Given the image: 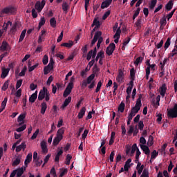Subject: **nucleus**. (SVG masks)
<instances>
[{
	"instance_id": "1",
	"label": "nucleus",
	"mask_w": 177,
	"mask_h": 177,
	"mask_svg": "<svg viewBox=\"0 0 177 177\" xmlns=\"http://www.w3.org/2000/svg\"><path fill=\"white\" fill-rule=\"evenodd\" d=\"M75 80V79L74 78V77H72L71 78L70 82L68 83L66 89L64 91V93H63L64 97H67V96H68V95H70V93H71V91H73V88H74V80Z\"/></svg>"
},
{
	"instance_id": "2",
	"label": "nucleus",
	"mask_w": 177,
	"mask_h": 177,
	"mask_svg": "<svg viewBox=\"0 0 177 177\" xmlns=\"http://www.w3.org/2000/svg\"><path fill=\"white\" fill-rule=\"evenodd\" d=\"M4 15H16V9L13 6L6 7L0 12V17Z\"/></svg>"
},
{
	"instance_id": "3",
	"label": "nucleus",
	"mask_w": 177,
	"mask_h": 177,
	"mask_svg": "<svg viewBox=\"0 0 177 177\" xmlns=\"http://www.w3.org/2000/svg\"><path fill=\"white\" fill-rule=\"evenodd\" d=\"M168 118H177V104H174L173 108L167 109Z\"/></svg>"
},
{
	"instance_id": "4",
	"label": "nucleus",
	"mask_w": 177,
	"mask_h": 177,
	"mask_svg": "<svg viewBox=\"0 0 177 177\" xmlns=\"http://www.w3.org/2000/svg\"><path fill=\"white\" fill-rule=\"evenodd\" d=\"M140 107H142V95H139V97L136 100L135 106L131 108V111H133V113L138 114V113H139V110H140Z\"/></svg>"
},
{
	"instance_id": "5",
	"label": "nucleus",
	"mask_w": 177,
	"mask_h": 177,
	"mask_svg": "<svg viewBox=\"0 0 177 177\" xmlns=\"http://www.w3.org/2000/svg\"><path fill=\"white\" fill-rule=\"evenodd\" d=\"M114 50H115V44L111 43L106 49V53L108 56H111L114 53Z\"/></svg>"
},
{
	"instance_id": "6",
	"label": "nucleus",
	"mask_w": 177,
	"mask_h": 177,
	"mask_svg": "<svg viewBox=\"0 0 177 177\" xmlns=\"http://www.w3.org/2000/svg\"><path fill=\"white\" fill-rule=\"evenodd\" d=\"M46 3V1L45 0H42L41 2L37 1L35 5L36 10H38V12H41L42 9H44Z\"/></svg>"
},
{
	"instance_id": "7",
	"label": "nucleus",
	"mask_w": 177,
	"mask_h": 177,
	"mask_svg": "<svg viewBox=\"0 0 177 177\" xmlns=\"http://www.w3.org/2000/svg\"><path fill=\"white\" fill-rule=\"evenodd\" d=\"M9 49H10V46H9L8 41H3L1 46H0V50L1 52H7V50H9Z\"/></svg>"
},
{
	"instance_id": "8",
	"label": "nucleus",
	"mask_w": 177,
	"mask_h": 177,
	"mask_svg": "<svg viewBox=\"0 0 177 177\" xmlns=\"http://www.w3.org/2000/svg\"><path fill=\"white\" fill-rule=\"evenodd\" d=\"M47 92H48V88H46V87H43V89H41L39 91V93L38 95V100H44V99H45V95H46Z\"/></svg>"
},
{
	"instance_id": "9",
	"label": "nucleus",
	"mask_w": 177,
	"mask_h": 177,
	"mask_svg": "<svg viewBox=\"0 0 177 177\" xmlns=\"http://www.w3.org/2000/svg\"><path fill=\"white\" fill-rule=\"evenodd\" d=\"M159 89L160 95L162 96V97H165V93H167V84H162Z\"/></svg>"
},
{
	"instance_id": "10",
	"label": "nucleus",
	"mask_w": 177,
	"mask_h": 177,
	"mask_svg": "<svg viewBox=\"0 0 177 177\" xmlns=\"http://www.w3.org/2000/svg\"><path fill=\"white\" fill-rule=\"evenodd\" d=\"M113 3V0H105L101 4V9H106L109 8Z\"/></svg>"
},
{
	"instance_id": "11",
	"label": "nucleus",
	"mask_w": 177,
	"mask_h": 177,
	"mask_svg": "<svg viewBox=\"0 0 177 177\" xmlns=\"http://www.w3.org/2000/svg\"><path fill=\"white\" fill-rule=\"evenodd\" d=\"M116 81H118V82H120V84L124 82V72L122 71V70L119 71L118 75L116 77Z\"/></svg>"
},
{
	"instance_id": "12",
	"label": "nucleus",
	"mask_w": 177,
	"mask_h": 177,
	"mask_svg": "<svg viewBox=\"0 0 177 177\" xmlns=\"http://www.w3.org/2000/svg\"><path fill=\"white\" fill-rule=\"evenodd\" d=\"M32 160V153H28L24 161L25 166L28 167V165L31 162Z\"/></svg>"
},
{
	"instance_id": "13",
	"label": "nucleus",
	"mask_w": 177,
	"mask_h": 177,
	"mask_svg": "<svg viewBox=\"0 0 177 177\" xmlns=\"http://www.w3.org/2000/svg\"><path fill=\"white\" fill-rule=\"evenodd\" d=\"M70 103H71V97L69 96L64 100L61 109L64 110L68 106V104H70Z\"/></svg>"
},
{
	"instance_id": "14",
	"label": "nucleus",
	"mask_w": 177,
	"mask_h": 177,
	"mask_svg": "<svg viewBox=\"0 0 177 177\" xmlns=\"http://www.w3.org/2000/svg\"><path fill=\"white\" fill-rule=\"evenodd\" d=\"M38 97V91H35L33 94L30 95L29 97V102L30 103H34L35 100H37V98Z\"/></svg>"
},
{
	"instance_id": "15",
	"label": "nucleus",
	"mask_w": 177,
	"mask_h": 177,
	"mask_svg": "<svg viewBox=\"0 0 177 177\" xmlns=\"http://www.w3.org/2000/svg\"><path fill=\"white\" fill-rule=\"evenodd\" d=\"M27 147L26 142H21V144L17 147L16 151L17 153H20L21 150H24Z\"/></svg>"
},
{
	"instance_id": "16",
	"label": "nucleus",
	"mask_w": 177,
	"mask_h": 177,
	"mask_svg": "<svg viewBox=\"0 0 177 177\" xmlns=\"http://www.w3.org/2000/svg\"><path fill=\"white\" fill-rule=\"evenodd\" d=\"M140 149H142L145 152V154H146L147 156L150 155V149H149V147L143 145H140Z\"/></svg>"
},
{
	"instance_id": "17",
	"label": "nucleus",
	"mask_w": 177,
	"mask_h": 177,
	"mask_svg": "<svg viewBox=\"0 0 177 177\" xmlns=\"http://www.w3.org/2000/svg\"><path fill=\"white\" fill-rule=\"evenodd\" d=\"M86 111V108L82 107L80 110V111L78 113V118L79 120H81L82 118H84V115H85V112Z\"/></svg>"
},
{
	"instance_id": "18",
	"label": "nucleus",
	"mask_w": 177,
	"mask_h": 177,
	"mask_svg": "<svg viewBox=\"0 0 177 177\" xmlns=\"http://www.w3.org/2000/svg\"><path fill=\"white\" fill-rule=\"evenodd\" d=\"M41 149L43 153H48V146L46 145V142L42 141L41 142Z\"/></svg>"
},
{
	"instance_id": "19",
	"label": "nucleus",
	"mask_w": 177,
	"mask_h": 177,
	"mask_svg": "<svg viewBox=\"0 0 177 177\" xmlns=\"http://www.w3.org/2000/svg\"><path fill=\"white\" fill-rule=\"evenodd\" d=\"M10 69L9 68H4L2 70L1 75V78H6L8 77V74H9V71Z\"/></svg>"
},
{
	"instance_id": "20",
	"label": "nucleus",
	"mask_w": 177,
	"mask_h": 177,
	"mask_svg": "<svg viewBox=\"0 0 177 177\" xmlns=\"http://www.w3.org/2000/svg\"><path fill=\"white\" fill-rule=\"evenodd\" d=\"M161 100V96L160 95H158L157 97H156V100H154L153 101V105H154V107L155 109H158V106H160V101Z\"/></svg>"
},
{
	"instance_id": "21",
	"label": "nucleus",
	"mask_w": 177,
	"mask_h": 177,
	"mask_svg": "<svg viewBox=\"0 0 177 177\" xmlns=\"http://www.w3.org/2000/svg\"><path fill=\"white\" fill-rule=\"evenodd\" d=\"M46 109H48V104H46V102H43L41 104V113L45 114V111H46Z\"/></svg>"
},
{
	"instance_id": "22",
	"label": "nucleus",
	"mask_w": 177,
	"mask_h": 177,
	"mask_svg": "<svg viewBox=\"0 0 177 177\" xmlns=\"http://www.w3.org/2000/svg\"><path fill=\"white\" fill-rule=\"evenodd\" d=\"M53 70V68H52L50 66H46L44 68V75H47V74H49L50 71Z\"/></svg>"
},
{
	"instance_id": "23",
	"label": "nucleus",
	"mask_w": 177,
	"mask_h": 177,
	"mask_svg": "<svg viewBox=\"0 0 177 177\" xmlns=\"http://www.w3.org/2000/svg\"><path fill=\"white\" fill-rule=\"evenodd\" d=\"M138 149L139 148L138 147V145H136V143L132 145L131 151V153L129 154L130 157H132L133 156V154L135 153V151H138Z\"/></svg>"
},
{
	"instance_id": "24",
	"label": "nucleus",
	"mask_w": 177,
	"mask_h": 177,
	"mask_svg": "<svg viewBox=\"0 0 177 177\" xmlns=\"http://www.w3.org/2000/svg\"><path fill=\"white\" fill-rule=\"evenodd\" d=\"M24 118H26V113H23L21 114L17 119L18 122H21L19 123V126L20 125H23V124H24V122H23L24 120Z\"/></svg>"
},
{
	"instance_id": "25",
	"label": "nucleus",
	"mask_w": 177,
	"mask_h": 177,
	"mask_svg": "<svg viewBox=\"0 0 177 177\" xmlns=\"http://www.w3.org/2000/svg\"><path fill=\"white\" fill-rule=\"evenodd\" d=\"M63 135H64V129L61 128L57 132V137L59 139H63Z\"/></svg>"
},
{
	"instance_id": "26",
	"label": "nucleus",
	"mask_w": 177,
	"mask_h": 177,
	"mask_svg": "<svg viewBox=\"0 0 177 177\" xmlns=\"http://www.w3.org/2000/svg\"><path fill=\"white\" fill-rule=\"evenodd\" d=\"M31 66V64L28 63V67L29 73H31V71H34V69L37 68V67H38V66H39V64H36L32 66Z\"/></svg>"
},
{
	"instance_id": "27",
	"label": "nucleus",
	"mask_w": 177,
	"mask_h": 177,
	"mask_svg": "<svg viewBox=\"0 0 177 177\" xmlns=\"http://www.w3.org/2000/svg\"><path fill=\"white\" fill-rule=\"evenodd\" d=\"M174 7V2L172 1H169L165 6V8L167 10L169 11Z\"/></svg>"
},
{
	"instance_id": "28",
	"label": "nucleus",
	"mask_w": 177,
	"mask_h": 177,
	"mask_svg": "<svg viewBox=\"0 0 177 177\" xmlns=\"http://www.w3.org/2000/svg\"><path fill=\"white\" fill-rule=\"evenodd\" d=\"M17 171V177H21V176L24 174V170L23 167L15 169Z\"/></svg>"
},
{
	"instance_id": "29",
	"label": "nucleus",
	"mask_w": 177,
	"mask_h": 177,
	"mask_svg": "<svg viewBox=\"0 0 177 177\" xmlns=\"http://www.w3.org/2000/svg\"><path fill=\"white\" fill-rule=\"evenodd\" d=\"M26 32H27V30L24 29V30H22L20 37H19V42H23V40L24 39V37H26Z\"/></svg>"
},
{
	"instance_id": "30",
	"label": "nucleus",
	"mask_w": 177,
	"mask_h": 177,
	"mask_svg": "<svg viewBox=\"0 0 177 177\" xmlns=\"http://www.w3.org/2000/svg\"><path fill=\"white\" fill-rule=\"evenodd\" d=\"M95 26L96 28H100V21H97V19L96 18L94 19L91 27H95Z\"/></svg>"
},
{
	"instance_id": "31",
	"label": "nucleus",
	"mask_w": 177,
	"mask_h": 177,
	"mask_svg": "<svg viewBox=\"0 0 177 177\" xmlns=\"http://www.w3.org/2000/svg\"><path fill=\"white\" fill-rule=\"evenodd\" d=\"M17 31V24H15L12 27L10 28V32L15 35L16 32Z\"/></svg>"
},
{
	"instance_id": "32",
	"label": "nucleus",
	"mask_w": 177,
	"mask_h": 177,
	"mask_svg": "<svg viewBox=\"0 0 177 177\" xmlns=\"http://www.w3.org/2000/svg\"><path fill=\"white\" fill-rule=\"evenodd\" d=\"M135 25L137 27V30H140V28H142V18H139Z\"/></svg>"
},
{
	"instance_id": "33",
	"label": "nucleus",
	"mask_w": 177,
	"mask_h": 177,
	"mask_svg": "<svg viewBox=\"0 0 177 177\" xmlns=\"http://www.w3.org/2000/svg\"><path fill=\"white\" fill-rule=\"evenodd\" d=\"M56 24H57V21H56L55 17H53L50 19V26H51L53 28H55Z\"/></svg>"
},
{
	"instance_id": "34",
	"label": "nucleus",
	"mask_w": 177,
	"mask_h": 177,
	"mask_svg": "<svg viewBox=\"0 0 177 177\" xmlns=\"http://www.w3.org/2000/svg\"><path fill=\"white\" fill-rule=\"evenodd\" d=\"M62 140V138H59L57 136L55 137V138L53 139V145L54 146H57V145H59V143H60V141Z\"/></svg>"
},
{
	"instance_id": "35",
	"label": "nucleus",
	"mask_w": 177,
	"mask_h": 177,
	"mask_svg": "<svg viewBox=\"0 0 177 177\" xmlns=\"http://www.w3.org/2000/svg\"><path fill=\"white\" fill-rule=\"evenodd\" d=\"M143 62V57H138L136 61L134 62V64L136 67H138L139 66L140 63H142Z\"/></svg>"
},
{
	"instance_id": "36",
	"label": "nucleus",
	"mask_w": 177,
	"mask_h": 177,
	"mask_svg": "<svg viewBox=\"0 0 177 177\" xmlns=\"http://www.w3.org/2000/svg\"><path fill=\"white\" fill-rule=\"evenodd\" d=\"M125 110V103L122 102L118 106V111L122 113Z\"/></svg>"
},
{
	"instance_id": "37",
	"label": "nucleus",
	"mask_w": 177,
	"mask_h": 177,
	"mask_svg": "<svg viewBox=\"0 0 177 177\" xmlns=\"http://www.w3.org/2000/svg\"><path fill=\"white\" fill-rule=\"evenodd\" d=\"M156 5H157V0H151L149 4V9L153 10L156 8Z\"/></svg>"
},
{
	"instance_id": "38",
	"label": "nucleus",
	"mask_w": 177,
	"mask_h": 177,
	"mask_svg": "<svg viewBox=\"0 0 177 177\" xmlns=\"http://www.w3.org/2000/svg\"><path fill=\"white\" fill-rule=\"evenodd\" d=\"M45 17H41L40 19V21L39 22V26H38V30H41V27H42V26L45 25Z\"/></svg>"
},
{
	"instance_id": "39",
	"label": "nucleus",
	"mask_w": 177,
	"mask_h": 177,
	"mask_svg": "<svg viewBox=\"0 0 177 177\" xmlns=\"http://www.w3.org/2000/svg\"><path fill=\"white\" fill-rule=\"evenodd\" d=\"M93 80H95V73H92L90 76H88L86 81L87 82V84H91Z\"/></svg>"
},
{
	"instance_id": "40",
	"label": "nucleus",
	"mask_w": 177,
	"mask_h": 177,
	"mask_svg": "<svg viewBox=\"0 0 177 177\" xmlns=\"http://www.w3.org/2000/svg\"><path fill=\"white\" fill-rule=\"evenodd\" d=\"M153 143H154V138L153 137V136H149L148 142H147L148 146L149 147L153 146Z\"/></svg>"
},
{
	"instance_id": "41",
	"label": "nucleus",
	"mask_w": 177,
	"mask_h": 177,
	"mask_svg": "<svg viewBox=\"0 0 177 177\" xmlns=\"http://www.w3.org/2000/svg\"><path fill=\"white\" fill-rule=\"evenodd\" d=\"M21 162L20 158H17L12 163V167H17Z\"/></svg>"
},
{
	"instance_id": "42",
	"label": "nucleus",
	"mask_w": 177,
	"mask_h": 177,
	"mask_svg": "<svg viewBox=\"0 0 177 177\" xmlns=\"http://www.w3.org/2000/svg\"><path fill=\"white\" fill-rule=\"evenodd\" d=\"M62 10L65 13H67V10H68V3L67 2L64 1L62 3Z\"/></svg>"
},
{
	"instance_id": "43",
	"label": "nucleus",
	"mask_w": 177,
	"mask_h": 177,
	"mask_svg": "<svg viewBox=\"0 0 177 177\" xmlns=\"http://www.w3.org/2000/svg\"><path fill=\"white\" fill-rule=\"evenodd\" d=\"M74 45L73 41H70L69 43H62L61 46H64L65 48H71Z\"/></svg>"
},
{
	"instance_id": "44",
	"label": "nucleus",
	"mask_w": 177,
	"mask_h": 177,
	"mask_svg": "<svg viewBox=\"0 0 177 177\" xmlns=\"http://www.w3.org/2000/svg\"><path fill=\"white\" fill-rule=\"evenodd\" d=\"M160 26H166L167 25V17L164 16L162 18L160 19Z\"/></svg>"
},
{
	"instance_id": "45",
	"label": "nucleus",
	"mask_w": 177,
	"mask_h": 177,
	"mask_svg": "<svg viewBox=\"0 0 177 177\" xmlns=\"http://www.w3.org/2000/svg\"><path fill=\"white\" fill-rule=\"evenodd\" d=\"M135 68H132L130 71V80H135Z\"/></svg>"
},
{
	"instance_id": "46",
	"label": "nucleus",
	"mask_w": 177,
	"mask_h": 177,
	"mask_svg": "<svg viewBox=\"0 0 177 177\" xmlns=\"http://www.w3.org/2000/svg\"><path fill=\"white\" fill-rule=\"evenodd\" d=\"M71 158H73V156H71V155L70 154L66 155V161H65L66 165H68L70 164V161H71Z\"/></svg>"
},
{
	"instance_id": "47",
	"label": "nucleus",
	"mask_w": 177,
	"mask_h": 177,
	"mask_svg": "<svg viewBox=\"0 0 177 177\" xmlns=\"http://www.w3.org/2000/svg\"><path fill=\"white\" fill-rule=\"evenodd\" d=\"M157 156H158V152L156 150H153L151 152V160H154L155 158H157Z\"/></svg>"
},
{
	"instance_id": "48",
	"label": "nucleus",
	"mask_w": 177,
	"mask_h": 177,
	"mask_svg": "<svg viewBox=\"0 0 177 177\" xmlns=\"http://www.w3.org/2000/svg\"><path fill=\"white\" fill-rule=\"evenodd\" d=\"M42 62H43V64H44V66H46V64H48V63L49 62V57H48V55H45L44 56Z\"/></svg>"
},
{
	"instance_id": "49",
	"label": "nucleus",
	"mask_w": 177,
	"mask_h": 177,
	"mask_svg": "<svg viewBox=\"0 0 177 177\" xmlns=\"http://www.w3.org/2000/svg\"><path fill=\"white\" fill-rule=\"evenodd\" d=\"M171 45V38L168 37L166 42L165 43V49H168Z\"/></svg>"
},
{
	"instance_id": "50",
	"label": "nucleus",
	"mask_w": 177,
	"mask_h": 177,
	"mask_svg": "<svg viewBox=\"0 0 177 177\" xmlns=\"http://www.w3.org/2000/svg\"><path fill=\"white\" fill-rule=\"evenodd\" d=\"M100 71V68H99L97 67V65H94V66L93 67V74H97V73H99Z\"/></svg>"
},
{
	"instance_id": "51",
	"label": "nucleus",
	"mask_w": 177,
	"mask_h": 177,
	"mask_svg": "<svg viewBox=\"0 0 177 177\" xmlns=\"http://www.w3.org/2000/svg\"><path fill=\"white\" fill-rule=\"evenodd\" d=\"M102 37V32L101 31H97L95 33V35H94V39H99V38Z\"/></svg>"
},
{
	"instance_id": "52",
	"label": "nucleus",
	"mask_w": 177,
	"mask_h": 177,
	"mask_svg": "<svg viewBox=\"0 0 177 177\" xmlns=\"http://www.w3.org/2000/svg\"><path fill=\"white\" fill-rule=\"evenodd\" d=\"M9 88V80H7L3 85L1 89L2 91H6Z\"/></svg>"
},
{
	"instance_id": "53",
	"label": "nucleus",
	"mask_w": 177,
	"mask_h": 177,
	"mask_svg": "<svg viewBox=\"0 0 177 177\" xmlns=\"http://www.w3.org/2000/svg\"><path fill=\"white\" fill-rule=\"evenodd\" d=\"M88 133H89V130L85 129L84 133L82 134V138L83 140H85V139H86V136H88Z\"/></svg>"
},
{
	"instance_id": "54",
	"label": "nucleus",
	"mask_w": 177,
	"mask_h": 177,
	"mask_svg": "<svg viewBox=\"0 0 177 177\" xmlns=\"http://www.w3.org/2000/svg\"><path fill=\"white\" fill-rule=\"evenodd\" d=\"M114 156H115V152L114 151H112L109 156V160L111 162H114Z\"/></svg>"
},
{
	"instance_id": "55",
	"label": "nucleus",
	"mask_w": 177,
	"mask_h": 177,
	"mask_svg": "<svg viewBox=\"0 0 177 177\" xmlns=\"http://www.w3.org/2000/svg\"><path fill=\"white\" fill-rule=\"evenodd\" d=\"M39 133V129H37L33 135L32 136V137L30 138V139H32V140H34V139H37V136H38V134Z\"/></svg>"
},
{
	"instance_id": "56",
	"label": "nucleus",
	"mask_w": 177,
	"mask_h": 177,
	"mask_svg": "<svg viewBox=\"0 0 177 177\" xmlns=\"http://www.w3.org/2000/svg\"><path fill=\"white\" fill-rule=\"evenodd\" d=\"M88 84L89 83H88V82L86 80H83L81 83L82 89H84L85 88H86V86H88Z\"/></svg>"
},
{
	"instance_id": "57",
	"label": "nucleus",
	"mask_w": 177,
	"mask_h": 177,
	"mask_svg": "<svg viewBox=\"0 0 177 177\" xmlns=\"http://www.w3.org/2000/svg\"><path fill=\"white\" fill-rule=\"evenodd\" d=\"M26 128H27V125L24 124L23 126L17 128L16 129L17 132H23V131H24L26 129Z\"/></svg>"
},
{
	"instance_id": "58",
	"label": "nucleus",
	"mask_w": 177,
	"mask_h": 177,
	"mask_svg": "<svg viewBox=\"0 0 177 177\" xmlns=\"http://www.w3.org/2000/svg\"><path fill=\"white\" fill-rule=\"evenodd\" d=\"M23 84V80L20 79L17 81V84H16V89H19L20 86H21V84Z\"/></svg>"
},
{
	"instance_id": "59",
	"label": "nucleus",
	"mask_w": 177,
	"mask_h": 177,
	"mask_svg": "<svg viewBox=\"0 0 177 177\" xmlns=\"http://www.w3.org/2000/svg\"><path fill=\"white\" fill-rule=\"evenodd\" d=\"M143 128H145V124H143V121L140 120L138 122V129H140V131H143Z\"/></svg>"
},
{
	"instance_id": "60",
	"label": "nucleus",
	"mask_w": 177,
	"mask_h": 177,
	"mask_svg": "<svg viewBox=\"0 0 177 177\" xmlns=\"http://www.w3.org/2000/svg\"><path fill=\"white\" fill-rule=\"evenodd\" d=\"M175 10H176L174 9L171 12H169L167 15L166 19H167V20H169V19H171L172 17V16H174V14L175 13Z\"/></svg>"
},
{
	"instance_id": "61",
	"label": "nucleus",
	"mask_w": 177,
	"mask_h": 177,
	"mask_svg": "<svg viewBox=\"0 0 177 177\" xmlns=\"http://www.w3.org/2000/svg\"><path fill=\"white\" fill-rule=\"evenodd\" d=\"M140 177H149V171L145 169Z\"/></svg>"
},
{
	"instance_id": "62",
	"label": "nucleus",
	"mask_w": 177,
	"mask_h": 177,
	"mask_svg": "<svg viewBox=\"0 0 177 177\" xmlns=\"http://www.w3.org/2000/svg\"><path fill=\"white\" fill-rule=\"evenodd\" d=\"M8 103V97H5L3 101L1 102V108L5 109L6 104Z\"/></svg>"
},
{
	"instance_id": "63",
	"label": "nucleus",
	"mask_w": 177,
	"mask_h": 177,
	"mask_svg": "<svg viewBox=\"0 0 177 177\" xmlns=\"http://www.w3.org/2000/svg\"><path fill=\"white\" fill-rule=\"evenodd\" d=\"M38 88V86L37 84H35L34 83H31L30 85V91H35Z\"/></svg>"
},
{
	"instance_id": "64",
	"label": "nucleus",
	"mask_w": 177,
	"mask_h": 177,
	"mask_svg": "<svg viewBox=\"0 0 177 177\" xmlns=\"http://www.w3.org/2000/svg\"><path fill=\"white\" fill-rule=\"evenodd\" d=\"M97 56L100 58V59H103L104 57V51H100L97 54Z\"/></svg>"
}]
</instances>
